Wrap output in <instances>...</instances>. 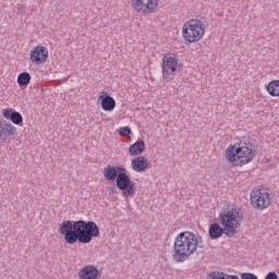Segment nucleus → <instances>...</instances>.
Masks as SVG:
<instances>
[{
  "mask_svg": "<svg viewBox=\"0 0 279 279\" xmlns=\"http://www.w3.org/2000/svg\"><path fill=\"white\" fill-rule=\"evenodd\" d=\"M59 234L64 236L65 243L68 245H75V243H83L84 245L90 243L93 239L99 236V226L97 222L89 220H64L59 226Z\"/></svg>",
  "mask_w": 279,
  "mask_h": 279,
  "instance_id": "obj_1",
  "label": "nucleus"
},
{
  "mask_svg": "<svg viewBox=\"0 0 279 279\" xmlns=\"http://www.w3.org/2000/svg\"><path fill=\"white\" fill-rule=\"evenodd\" d=\"M203 243L204 240L199 234H195L191 231L179 233L174 239L173 259L177 260V263H184L185 260H189L197 250H202L199 252L201 254H204L205 246Z\"/></svg>",
  "mask_w": 279,
  "mask_h": 279,
  "instance_id": "obj_2",
  "label": "nucleus"
},
{
  "mask_svg": "<svg viewBox=\"0 0 279 279\" xmlns=\"http://www.w3.org/2000/svg\"><path fill=\"white\" fill-rule=\"evenodd\" d=\"M102 173L107 182H116V186L121 191L123 197H134L136 194V183L132 181L125 167L108 165L104 168Z\"/></svg>",
  "mask_w": 279,
  "mask_h": 279,
  "instance_id": "obj_3",
  "label": "nucleus"
},
{
  "mask_svg": "<svg viewBox=\"0 0 279 279\" xmlns=\"http://www.w3.org/2000/svg\"><path fill=\"white\" fill-rule=\"evenodd\" d=\"M226 156L227 160L233 162L235 167H243L244 165H250L251 160H254L256 150L252 149L250 142H240L235 145H230L226 149Z\"/></svg>",
  "mask_w": 279,
  "mask_h": 279,
  "instance_id": "obj_4",
  "label": "nucleus"
},
{
  "mask_svg": "<svg viewBox=\"0 0 279 279\" xmlns=\"http://www.w3.org/2000/svg\"><path fill=\"white\" fill-rule=\"evenodd\" d=\"M244 217L236 208H222L219 214V222L222 228L227 229L233 236L239 234L236 228H241Z\"/></svg>",
  "mask_w": 279,
  "mask_h": 279,
  "instance_id": "obj_5",
  "label": "nucleus"
},
{
  "mask_svg": "<svg viewBox=\"0 0 279 279\" xmlns=\"http://www.w3.org/2000/svg\"><path fill=\"white\" fill-rule=\"evenodd\" d=\"M206 34L202 20H190L183 24L182 36L186 43H199Z\"/></svg>",
  "mask_w": 279,
  "mask_h": 279,
  "instance_id": "obj_6",
  "label": "nucleus"
},
{
  "mask_svg": "<svg viewBox=\"0 0 279 279\" xmlns=\"http://www.w3.org/2000/svg\"><path fill=\"white\" fill-rule=\"evenodd\" d=\"M178 62L179 59L175 58V54L169 53L162 57L161 73L162 80H165V82H171V80L175 77V71H178Z\"/></svg>",
  "mask_w": 279,
  "mask_h": 279,
  "instance_id": "obj_7",
  "label": "nucleus"
},
{
  "mask_svg": "<svg viewBox=\"0 0 279 279\" xmlns=\"http://www.w3.org/2000/svg\"><path fill=\"white\" fill-rule=\"evenodd\" d=\"M251 205L257 210H265L271 206L270 194L265 190H256L251 192Z\"/></svg>",
  "mask_w": 279,
  "mask_h": 279,
  "instance_id": "obj_8",
  "label": "nucleus"
},
{
  "mask_svg": "<svg viewBox=\"0 0 279 279\" xmlns=\"http://www.w3.org/2000/svg\"><path fill=\"white\" fill-rule=\"evenodd\" d=\"M160 0H131V5L135 12L141 14H154L158 9Z\"/></svg>",
  "mask_w": 279,
  "mask_h": 279,
  "instance_id": "obj_9",
  "label": "nucleus"
},
{
  "mask_svg": "<svg viewBox=\"0 0 279 279\" xmlns=\"http://www.w3.org/2000/svg\"><path fill=\"white\" fill-rule=\"evenodd\" d=\"M16 135V126L12 125V123L5 121L3 118L0 119V141L5 143L7 141H11L12 137Z\"/></svg>",
  "mask_w": 279,
  "mask_h": 279,
  "instance_id": "obj_10",
  "label": "nucleus"
},
{
  "mask_svg": "<svg viewBox=\"0 0 279 279\" xmlns=\"http://www.w3.org/2000/svg\"><path fill=\"white\" fill-rule=\"evenodd\" d=\"M47 58H49V50L45 46H37L31 51V61L34 64H45Z\"/></svg>",
  "mask_w": 279,
  "mask_h": 279,
  "instance_id": "obj_11",
  "label": "nucleus"
},
{
  "mask_svg": "<svg viewBox=\"0 0 279 279\" xmlns=\"http://www.w3.org/2000/svg\"><path fill=\"white\" fill-rule=\"evenodd\" d=\"M208 234L211 241H217V239H221L223 234H226V236H228L229 239H232V236H234L227 229H225V227H221L219 222H214L209 226Z\"/></svg>",
  "mask_w": 279,
  "mask_h": 279,
  "instance_id": "obj_12",
  "label": "nucleus"
},
{
  "mask_svg": "<svg viewBox=\"0 0 279 279\" xmlns=\"http://www.w3.org/2000/svg\"><path fill=\"white\" fill-rule=\"evenodd\" d=\"M98 101L100 102V106L105 112H112L114 108H117V100L108 92H101Z\"/></svg>",
  "mask_w": 279,
  "mask_h": 279,
  "instance_id": "obj_13",
  "label": "nucleus"
},
{
  "mask_svg": "<svg viewBox=\"0 0 279 279\" xmlns=\"http://www.w3.org/2000/svg\"><path fill=\"white\" fill-rule=\"evenodd\" d=\"M80 279H101V272L95 265H87L78 272Z\"/></svg>",
  "mask_w": 279,
  "mask_h": 279,
  "instance_id": "obj_14",
  "label": "nucleus"
},
{
  "mask_svg": "<svg viewBox=\"0 0 279 279\" xmlns=\"http://www.w3.org/2000/svg\"><path fill=\"white\" fill-rule=\"evenodd\" d=\"M2 117H4L7 121L14 123V125H23V114L12 108L3 109Z\"/></svg>",
  "mask_w": 279,
  "mask_h": 279,
  "instance_id": "obj_15",
  "label": "nucleus"
},
{
  "mask_svg": "<svg viewBox=\"0 0 279 279\" xmlns=\"http://www.w3.org/2000/svg\"><path fill=\"white\" fill-rule=\"evenodd\" d=\"M131 167L136 173H143L149 167V161L145 156L135 157L132 159Z\"/></svg>",
  "mask_w": 279,
  "mask_h": 279,
  "instance_id": "obj_16",
  "label": "nucleus"
},
{
  "mask_svg": "<svg viewBox=\"0 0 279 279\" xmlns=\"http://www.w3.org/2000/svg\"><path fill=\"white\" fill-rule=\"evenodd\" d=\"M129 153L132 156H141V154L145 153V141L138 140L134 144H132L129 148Z\"/></svg>",
  "mask_w": 279,
  "mask_h": 279,
  "instance_id": "obj_17",
  "label": "nucleus"
},
{
  "mask_svg": "<svg viewBox=\"0 0 279 279\" xmlns=\"http://www.w3.org/2000/svg\"><path fill=\"white\" fill-rule=\"evenodd\" d=\"M32 82V74L29 72H22L17 76V84L21 88H27Z\"/></svg>",
  "mask_w": 279,
  "mask_h": 279,
  "instance_id": "obj_18",
  "label": "nucleus"
},
{
  "mask_svg": "<svg viewBox=\"0 0 279 279\" xmlns=\"http://www.w3.org/2000/svg\"><path fill=\"white\" fill-rule=\"evenodd\" d=\"M266 89L270 97H279V80L270 81Z\"/></svg>",
  "mask_w": 279,
  "mask_h": 279,
  "instance_id": "obj_19",
  "label": "nucleus"
},
{
  "mask_svg": "<svg viewBox=\"0 0 279 279\" xmlns=\"http://www.w3.org/2000/svg\"><path fill=\"white\" fill-rule=\"evenodd\" d=\"M118 132L121 136H130V134H132V129H130V126H122Z\"/></svg>",
  "mask_w": 279,
  "mask_h": 279,
  "instance_id": "obj_20",
  "label": "nucleus"
},
{
  "mask_svg": "<svg viewBox=\"0 0 279 279\" xmlns=\"http://www.w3.org/2000/svg\"><path fill=\"white\" fill-rule=\"evenodd\" d=\"M226 276H228V274L226 272H220V271H213L210 274V278L211 279H226Z\"/></svg>",
  "mask_w": 279,
  "mask_h": 279,
  "instance_id": "obj_21",
  "label": "nucleus"
},
{
  "mask_svg": "<svg viewBox=\"0 0 279 279\" xmlns=\"http://www.w3.org/2000/svg\"><path fill=\"white\" fill-rule=\"evenodd\" d=\"M241 279H258V276L254 275L253 272H243L241 275Z\"/></svg>",
  "mask_w": 279,
  "mask_h": 279,
  "instance_id": "obj_22",
  "label": "nucleus"
},
{
  "mask_svg": "<svg viewBox=\"0 0 279 279\" xmlns=\"http://www.w3.org/2000/svg\"><path fill=\"white\" fill-rule=\"evenodd\" d=\"M26 12H27V8H25V7L17 8V16H25Z\"/></svg>",
  "mask_w": 279,
  "mask_h": 279,
  "instance_id": "obj_23",
  "label": "nucleus"
},
{
  "mask_svg": "<svg viewBox=\"0 0 279 279\" xmlns=\"http://www.w3.org/2000/svg\"><path fill=\"white\" fill-rule=\"evenodd\" d=\"M225 279H239V276L235 275H227Z\"/></svg>",
  "mask_w": 279,
  "mask_h": 279,
  "instance_id": "obj_24",
  "label": "nucleus"
},
{
  "mask_svg": "<svg viewBox=\"0 0 279 279\" xmlns=\"http://www.w3.org/2000/svg\"><path fill=\"white\" fill-rule=\"evenodd\" d=\"M184 68V63H178V68L177 70L183 69Z\"/></svg>",
  "mask_w": 279,
  "mask_h": 279,
  "instance_id": "obj_25",
  "label": "nucleus"
}]
</instances>
